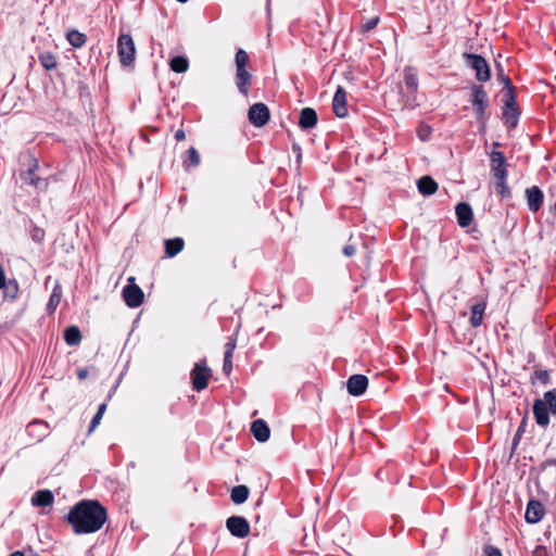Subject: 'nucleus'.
<instances>
[{
    "label": "nucleus",
    "mask_w": 556,
    "mask_h": 556,
    "mask_svg": "<svg viewBox=\"0 0 556 556\" xmlns=\"http://www.w3.org/2000/svg\"><path fill=\"white\" fill-rule=\"evenodd\" d=\"M75 534H89L99 531L108 519L103 505L96 500L76 503L65 517Z\"/></svg>",
    "instance_id": "f257e3e1"
},
{
    "label": "nucleus",
    "mask_w": 556,
    "mask_h": 556,
    "mask_svg": "<svg viewBox=\"0 0 556 556\" xmlns=\"http://www.w3.org/2000/svg\"><path fill=\"white\" fill-rule=\"evenodd\" d=\"M235 85L240 94L248 97L252 87L253 75L250 72L251 61L248 52L239 48L235 55Z\"/></svg>",
    "instance_id": "f03ea898"
},
{
    "label": "nucleus",
    "mask_w": 556,
    "mask_h": 556,
    "mask_svg": "<svg viewBox=\"0 0 556 556\" xmlns=\"http://www.w3.org/2000/svg\"><path fill=\"white\" fill-rule=\"evenodd\" d=\"M533 415L540 427L549 425V412L556 414V389L544 393L543 399H538L533 403Z\"/></svg>",
    "instance_id": "7ed1b4c3"
},
{
    "label": "nucleus",
    "mask_w": 556,
    "mask_h": 556,
    "mask_svg": "<svg viewBox=\"0 0 556 556\" xmlns=\"http://www.w3.org/2000/svg\"><path fill=\"white\" fill-rule=\"evenodd\" d=\"M469 101L473 108L477 121L484 126L490 116L486 112L490 101L488 92L482 85H472Z\"/></svg>",
    "instance_id": "20e7f679"
},
{
    "label": "nucleus",
    "mask_w": 556,
    "mask_h": 556,
    "mask_svg": "<svg viewBox=\"0 0 556 556\" xmlns=\"http://www.w3.org/2000/svg\"><path fill=\"white\" fill-rule=\"evenodd\" d=\"M50 178H52V176H42L39 162L36 159L30 161L27 170L21 173V179L26 185L34 187L38 193L46 192L48 190Z\"/></svg>",
    "instance_id": "39448f33"
},
{
    "label": "nucleus",
    "mask_w": 556,
    "mask_h": 556,
    "mask_svg": "<svg viewBox=\"0 0 556 556\" xmlns=\"http://www.w3.org/2000/svg\"><path fill=\"white\" fill-rule=\"evenodd\" d=\"M521 112L517 105L516 93L504 92L502 121L508 129H515L518 126Z\"/></svg>",
    "instance_id": "423d86ee"
},
{
    "label": "nucleus",
    "mask_w": 556,
    "mask_h": 556,
    "mask_svg": "<svg viewBox=\"0 0 556 556\" xmlns=\"http://www.w3.org/2000/svg\"><path fill=\"white\" fill-rule=\"evenodd\" d=\"M465 63L468 67L475 71L476 79L481 83L489 81L491 79V70L486 60L476 53L465 52L463 54Z\"/></svg>",
    "instance_id": "0eeeda50"
},
{
    "label": "nucleus",
    "mask_w": 556,
    "mask_h": 556,
    "mask_svg": "<svg viewBox=\"0 0 556 556\" xmlns=\"http://www.w3.org/2000/svg\"><path fill=\"white\" fill-rule=\"evenodd\" d=\"M117 53L122 66L132 65L136 56V47L132 37L122 34L117 39Z\"/></svg>",
    "instance_id": "6e6552de"
},
{
    "label": "nucleus",
    "mask_w": 556,
    "mask_h": 556,
    "mask_svg": "<svg viewBox=\"0 0 556 556\" xmlns=\"http://www.w3.org/2000/svg\"><path fill=\"white\" fill-rule=\"evenodd\" d=\"M212 376V370L206 366L205 361L194 363L190 372L193 390L200 392L207 387L208 379Z\"/></svg>",
    "instance_id": "1a4fd4ad"
},
{
    "label": "nucleus",
    "mask_w": 556,
    "mask_h": 556,
    "mask_svg": "<svg viewBox=\"0 0 556 556\" xmlns=\"http://www.w3.org/2000/svg\"><path fill=\"white\" fill-rule=\"evenodd\" d=\"M249 122L255 127L265 126L270 118V112L266 104L258 102L250 106L248 111Z\"/></svg>",
    "instance_id": "9d476101"
},
{
    "label": "nucleus",
    "mask_w": 556,
    "mask_h": 556,
    "mask_svg": "<svg viewBox=\"0 0 556 556\" xmlns=\"http://www.w3.org/2000/svg\"><path fill=\"white\" fill-rule=\"evenodd\" d=\"M226 528L231 535L243 539L250 533V523L247 518L242 516H230L226 520Z\"/></svg>",
    "instance_id": "9b49d317"
},
{
    "label": "nucleus",
    "mask_w": 556,
    "mask_h": 556,
    "mask_svg": "<svg viewBox=\"0 0 556 556\" xmlns=\"http://www.w3.org/2000/svg\"><path fill=\"white\" fill-rule=\"evenodd\" d=\"M123 298L128 307L136 308L143 302V291L135 283L127 285L123 289Z\"/></svg>",
    "instance_id": "f8f14e48"
},
{
    "label": "nucleus",
    "mask_w": 556,
    "mask_h": 556,
    "mask_svg": "<svg viewBox=\"0 0 556 556\" xmlns=\"http://www.w3.org/2000/svg\"><path fill=\"white\" fill-rule=\"evenodd\" d=\"M332 110L337 117L343 118L348 116V93L345 89L339 86L332 99Z\"/></svg>",
    "instance_id": "ddd939ff"
},
{
    "label": "nucleus",
    "mask_w": 556,
    "mask_h": 556,
    "mask_svg": "<svg viewBox=\"0 0 556 556\" xmlns=\"http://www.w3.org/2000/svg\"><path fill=\"white\" fill-rule=\"evenodd\" d=\"M491 174L493 177L508 175L507 161L503 152L493 150L490 154Z\"/></svg>",
    "instance_id": "4468645a"
},
{
    "label": "nucleus",
    "mask_w": 556,
    "mask_h": 556,
    "mask_svg": "<svg viewBox=\"0 0 556 556\" xmlns=\"http://www.w3.org/2000/svg\"><path fill=\"white\" fill-rule=\"evenodd\" d=\"M368 387V378L365 375H352L346 382L348 392L353 396L363 395Z\"/></svg>",
    "instance_id": "2eb2a0df"
},
{
    "label": "nucleus",
    "mask_w": 556,
    "mask_h": 556,
    "mask_svg": "<svg viewBox=\"0 0 556 556\" xmlns=\"http://www.w3.org/2000/svg\"><path fill=\"white\" fill-rule=\"evenodd\" d=\"M29 437L40 442L49 434V425L47 421L36 419L29 422L26 427Z\"/></svg>",
    "instance_id": "dca6fc26"
},
{
    "label": "nucleus",
    "mask_w": 556,
    "mask_h": 556,
    "mask_svg": "<svg viewBox=\"0 0 556 556\" xmlns=\"http://www.w3.org/2000/svg\"><path fill=\"white\" fill-rule=\"evenodd\" d=\"M544 506L541 502L530 500L527 505L525 519L528 523H538L544 517Z\"/></svg>",
    "instance_id": "f3484780"
},
{
    "label": "nucleus",
    "mask_w": 556,
    "mask_h": 556,
    "mask_svg": "<svg viewBox=\"0 0 556 556\" xmlns=\"http://www.w3.org/2000/svg\"><path fill=\"white\" fill-rule=\"evenodd\" d=\"M527 204L531 212L536 213L543 205L544 194L538 186L526 190Z\"/></svg>",
    "instance_id": "a211bd4d"
},
{
    "label": "nucleus",
    "mask_w": 556,
    "mask_h": 556,
    "mask_svg": "<svg viewBox=\"0 0 556 556\" xmlns=\"http://www.w3.org/2000/svg\"><path fill=\"white\" fill-rule=\"evenodd\" d=\"M457 223L460 227H468L473 220L471 206L466 202H460L455 207Z\"/></svg>",
    "instance_id": "6ab92c4d"
},
{
    "label": "nucleus",
    "mask_w": 556,
    "mask_h": 556,
    "mask_svg": "<svg viewBox=\"0 0 556 556\" xmlns=\"http://www.w3.org/2000/svg\"><path fill=\"white\" fill-rule=\"evenodd\" d=\"M318 122L317 113L312 108H304L300 112L299 126L303 130L312 129Z\"/></svg>",
    "instance_id": "aec40b11"
},
{
    "label": "nucleus",
    "mask_w": 556,
    "mask_h": 556,
    "mask_svg": "<svg viewBox=\"0 0 556 556\" xmlns=\"http://www.w3.org/2000/svg\"><path fill=\"white\" fill-rule=\"evenodd\" d=\"M251 433L258 442H266L270 437V429L263 419H256L251 424Z\"/></svg>",
    "instance_id": "412c9836"
},
{
    "label": "nucleus",
    "mask_w": 556,
    "mask_h": 556,
    "mask_svg": "<svg viewBox=\"0 0 556 556\" xmlns=\"http://www.w3.org/2000/svg\"><path fill=\"white\" fill-rule=\"evenodd\" d=\"M486 308V301L484 299L478 301L471 306L470 325L473 328H478L482 325L483 315Z\"/></svg>",
    "instance_id": "4be33fe9"
},
{
    "label": "nucleus",
    "mask_w": 556,
    "mask_h": 556,
    "mask_svg": "<svg viewBox=\"0 0 556 556\" xmlns=\"http://www.w3.org/2000/svg\"><path fill=\"white\" fill-rule=\"evenodd\" d=\"M54 501V495L50 490H38L31 496V505L36 507L51 506Z\"/></svg>",
    "instance_id": "5701e85b"
},
{
    "label": "nucleus",
    "mask_w": 556,
    "mask_h": 556,
    "mask_svg": "<svg viewBox=\"0 0 556 556\" xmlns=\"http://www.w3.org/2000/svg\"><path fill=\"white\" fill-rule=\"evenodd\" d=\"M438 182L430 176H422L417 181L418 191L422 195H432L438 190Z\"/></svg>",
    "instance_id": "b1692460"
},
{
    "label": "nucleus",
    "mask_w": 556,
    "mask_h": 556,
    "mask_svg": "<svg viewBox=\"0 0 556 556\" xmlns=\"http://www.w3.org/2000/svg\"><path fill=\"white\" fill-rule=\"evenodd\" d=\"M184 247H185V241L180 237H176L173 239H166L164 241L165 256L169 257V258L176 256L179 252L182 251Z\"/></svg>",
    "instance_id": "393cba45"
},
{
    "label": "nucleus",
    "mask_w": 556,
    "mask_h": 556,
    "mask_svg": "<svg viewBox=\"0 0 556 556\" xmlns=\"http://www.w3.org/2000/svg\"><path fill=\"white\" fill-rule=\"evenodd\" d=\"M507 177H508V175L493 177L494 180H495L494 181L495 192L502 199H507V198H510V195H511L510 188H509V186L507 184Z\"/></svg>",
    "instance_id": "a878e982"
},
{
    "label": "nucleus",
    "mask_w": 556,
    "mask_h": 556,
    "mask_svg": "<svg viewBox=\"0 0 556 556\" xmlns=\"http://www.w3.org/2000/svg\"><path fill=\"white\" fill-rule=\"evenodd\" d=\"M64 341L70 346H76L81 341V332L77 326H68L64 330Z\"/></svg>",
    "instance_id": "bb28decb"
},
{
    "label": "nucleus",
    "mask_w": 556,
    "mask_h": 556,
    "mask_svg": "<svg viewBox=\"0 0 556 556\" xmlns=\"http://www.w3.org/2000/svg\"><path fill=\"white\" fill-rule=\"evenodd\" d=\"M249 494V488L244 484H239L231 489L230 498L235 504L240 505L248 500Z\"/></svg>",
    "instance_id": "cd10ccee"
},
{
    "label": "nucleus",
    "mask_w": 556,
    "mask_h": 556,
    "mask_svg": "<svg viewBox=\"0 0 556 556\" xmlns=\"http://www.w3.org/2000/svg\"><path fill=\"white\" fill-rule=\"evenodd\" d=\"M66 39L73 48L79 49L85 46L87 36L77 29H72L66 33Z\"/></svg>",
    "instance_id": "c85d7f7f"
},
{
    "label": "nucleus",
    "mask_w": 556,
    "mask_h": 556,
    "mask_svg": "<svg viewBox=\"0 0 556 556\" xmlns=\"http://www.w3.org/2000/svg\"><path fill=\"white\" fill-rule=\"evenodd\" d=\"M169 66L173 72L181 74L188 71L189 61L184 55H177L170 60Z\"/></svg>",
    "instance_id": "c756f323"
},
{
    "label": "nucleus",
    "mask_w": 556,
    "mask_h": 556,
    "mask_svg": "<svg viewBox=\"0 0 556 556\" xmlns=\"http://www.w3.org/2000/svg\"><path fill=\"white\" fill-rule=\"evenodd\" d=\"M404 83L406 88L412 92L416 93L418 89V77L413 68H405L404 71Z\"/></svg>",
    "instance_id": "7c9ffc66"
},
{
    "label": "nucleus",
    "mask_w": 556,
    "mask_h": 556,
    "mask_svg": "<svg viewBox=\"0 0 556 556\" xmlns=\"http://www.w3.org/2000/svg\"><path fill=\"white\" fill-rule=\"evenodd\" d=\"M38 60L43 68L47 71L54 70L58 65L56 58L52 52L46 51L38 55Z\"/></svg>",
    "instance_id": "2f4dec72"
},
{
    "label": "nucleus",
    "mask_w": 556,
    "mask_h": 556,
    "mask_svg": "<svg viewBox=\"0 0 556 556\" xmlns=\"http://www.w3.org/2000/svg\"><path fill=\"white\" fill-rule=\"evenodd\" d=\"M497 67V79L504 85V92H509L511 90L513 93H516V89L510 80V78L504 73L503 66L501 63H496Z\"/></svg>",
    "instance_id": "473e14b6"
},
{
    "label": "nucleus",
    "mask_w": 556,
    "mask_h": 556,
    "mask_svg": "<svg viewBox=\"0 0 556 556\" xmlns=\"http://www.w3.org/2000/svg\"><path fill=\"white\" fill-rule=\"evenodd\" d=\"M2 289L5 298L10 300L16 299L18 293V283L15 279L8 280Z\"/></svg>",
    "instance_id": "72a5a7b5"
},
{
    "label": "nucleus",
    "mask_w": 556,
    "mask_h": 556,
    "mask_svg": "<svg viewBox=\"0 0 556 556\" xmlns=\"http://www.w3.org/2000/svg\"><path fill=\"white\" fill-rule=\"evenodd\" d=\"M61 301V290L59 287H55L50 295L48 302V311H54Z\"/></svg>",
    "instance_id": "f704fd0d"
},
{
    "label": "nucleus",
    "mask_w": 556,
    "mask_h": 556,
    "mask_svg": "<svg viewBox=\"0 0 556 556\" xmlns=\"http://www.w3.org/2000/svg\"><path fill=\"white\" fill-rule=\"evenodd\" d=\"M188 153V161L190 162V165L193 167L199 166L200 164V154L198 150L193 147H190L187 151Z\"/></svg>",
    "instance_id": "c9c22d12"
},
{
    "label": "nucleus",
    "mask_w": 556,
    "mask_h": 556,
    "mask_svg": "<svg viewBox=\"0 0 556 556\" xmlns=\"http://www.w3.org/2000/svg\"><path fill=\"white\" fill-rule=\"evenodd\" d=\"M379 17L378 16H375V17H371L369 20H367L363 25H362V31L363 33H368L370 30H372L374 28L377 27V25L379 24Z\"/></svg>",
    "instance_id": "e433bc0d"
},
{
    "label": "nucleus",
    "mask_w": 556,
    "mask_h": 556,
    "mask_svg": "<svg viewBox=\"0 0 556 556\" xmlns=\"http://www.w3.org/2000/svg\"><path fill=\"white\" fill-rule=\"evenodd\" d=\"M232 370V355L224 353L223 371L225 375H229Z\"/></svg>",
    "instance_id": "4c0bfd02"
},
{
    "label": "nucleus",
    "mask_w": 556,
    "mask_h": 556,
    "mask_svg": "<svg viewBox=\"0 0 556 556\" xmlns=\"http://www.w3.org/2000/svg\"><path fill=\"white\" fill-rule=\"evenodd\" d=\"M483 555L484 556H503L500 548L494 547L490 544H488L483 547Z\"/></svg>",
    "instance_id": "58836bf2"
},
{
    "label": "nucleus",
    "mask_w": 556,
    "mask_h": 556,
    "mask_svg": "<svg viewBox=\"0 0 556 556\" xmlns=\"http://www.w3.org/2000/svg\"><path fill=\"white\" fill-rule=\"evenodd\" d=\"M534 376L543 384H547L549 382V372L547 370H535Z\"/></svg>",
    "instance_id": "ea45409f"
},
{
    "label": "nucleus",
    "mask_w": 556,
    "mask_h": 556,
    "mask_svg": "<svg viewBox=\"0 0 556 556\" xmlns=\"http://www.w3.org/2000/svg\"><path fill=\"white\" fill-rule=\"evenodd\" d=\"M101 419H102V416L100 414H96L92 417V419H91V421L89 424V430L88 431L92 432L98 427V425L100 424Z\"/></svg>",
    "instance_id": "a19ab883"
},
{
    "label": "nucleus",
    "mask_w": 556,
    "mask_h": 556,
    "mask_svg": "<svg viewBox=\"0 0 556 556\" xmlns=\"http://www.w3.org/2000/svg\"><path fill=\"white\" fill-rule=\"evenodd\" d=\"M235 349H236V340L230 338L225 345V353L229 352V355H232Z\"/></svg>",
    "instance_id": "79ce46f5"
},
{
    "label": "nucleus",
    "mask_w": 556,
    "mask_h": 556,
    "mask_svg": "<svg viewBox=\"0 0 556 556\" xmlns=\"http://www.w3.org/2000/svg\"><path fill=\"white\" fill-rule=\"evenodd\" d=\"M532 556H548V552H547L546 547H544L542 545H538L534 548Z\"/></svg>",
    "instance_id": "37998d69"
},
{
    "label": "nucleus",
    "mask_w": 556,
    "mask_h": 556,
    "mask_svg": "<svg viewBox=\"0 0 556 556\" xmlns=\"http://www.w3.org/2000/svg\"><path fill=\"white\" fill-rule=\"evenodd\" d=\"M522 432H523V429H522V427L520 426V427L518 428V430L516 431V433H515L514 438H513V442H511L513 447H516V446L519 444V441H520V438H521Z\"/></svg>",
    "instance_id": "c03bdc74"
},
{
    "label": "nucleus",
    "mask_w": 556,
    "mask_h": 556,
    "mask_svg": "<svg viewBox=\"0 0 556 556\" xmlns=\"http://www.w3.org/2000/svg\"><path fill=\"white\" fill-rule=\"evenodd\" d=\"M355 252H356V249H355V247H354V245H352V244H348V245H345V247L343 248V254H344L345 256H349V257H350V256H353V255L355 254Z\"/></svg>",
    "instance_id": "a18cd8bd"
},
{
    "label": "nucleus",
    "mask_w": 556,
    "mask_h": 556,
    "mask_svg": "<svg viewBox=\"0 0 556 556\" xmlns=\"http://www.w3.org/2000/svg\"><path fill=\"white\" fill-rule=\"evenodd\" d=\"M551 466H556V458H547L541 464L542 469Z\"/></svg>",
    "instance_id": "49530a36"
},
{
    "label": "nucleus",
    "mask_w": 556,
    "mask_h": 556,
    "mask_svg": "<svg viewBox=\"0 0 556 556\" xmlns=\"http://www.w3.org/2000/svg\"><path fill=\"white\" fill-rule=\"evenodd\" d=\"M77 377H78V379H80V380L86 379V378L88 377V369H87V368H79V369L77 370Z\"/></svg>",
    "instance_id": "de8ad7c7"
},
{
    "label": "nucleus",
    "mask_w": 556,
    "mask_h": 556,
    "mask_svg": "<svg viewBox=\"0 0 556 556\" xmlns=\"http://www.w3.org/2000/svg\"><path fill=\"white\" fill-rule=\"evenodd\" d=\"M7 279L3 268L0 266V289L5 286Z\"/></svg>",
    "instance_id": "09e8293b"
},
{
    "label": "nucleus",
    "mask_w": 556,
    "mask_h": 556,
    "mask_svg": "<svg viewBox=\"0 0 556 556\" xmlns=\"http://www.w3.org/2000/svg\"><path fill=\"white\" fill-rule=\"evenodd\" d=\"M175 139L177 141H181L186 138V135H185V131L182 129H178L176 132H175Z\"/></svg>",
    "instance_id": "8fccbe9b"
},
{
    "label": "nucleus",
    "mask_w": 556,
    "mask_h": 556,
    "mask_svg": "<svg viewBox=\"0 0 556 556\" xmlns=\"http://www.w3.org/2000/svg\"><path fill=\"white\" fill-rule=\"evenodd\" d=\"M105 409H106V404L102 403V404L99 405L98 412L96 414H100L101 416H103Z\"/></svg>",
    "instance_id": "3c124183"
},
{
    "label": "nucleus",
    "mask_w": 556,
    "mask_h": 556,
    "mask_svg": "<svg viewBox=\"0 0 556 556\" xmlns=\"http://www.w3.org/2000/svg\"><path fill=\"white\" fill-rule=\"evenodd\" d=\"M10 556H24V554L21 551H16V552L12 553Z\"/></svg>",
    "instance_id": "603ef678"
},
{
    "label": "nucleus",
    "mask_w": 556,
    "mask_h": 556,
    "mask_svg": "<svg viewBox=\"0 0 556 556\" xmlns=\"http://www.w3.org/2000/svg\"><path fill=\"white\" fill-rule=\"evenodd\" d=\"M419 137H420V139H421V140H424V141H426V140H428V139H429V136H428V135H422V134H420V132H419Z\"/></svg>",
    "instance_id": "864d4df0"
},
{
    "label": "nucleus",
    "mask_w": 556,
    "mask_h": 556,
    "mask_svg": "<svg viewBox=\"0 0 556 556\" xmlns=\"http://www.w3.org/2000/svg\"><path fill=\"white\" fill-rule=\"evenodd\" d=\"M41 238H43V235H40V237L39 233L34 235V239L40 240Z\"/></svg>",
    "instance_id": "5fc2aeb1"
},
{
    "label": "nucleus",
    "mask_w": 556,
    "mask_h": 556,
    "mask_svg": "<svg viewBox=\"0 0 556 556\" xmlns=\"http://www.w3.org/2000/svg\"><path fill=\"white\" fill-rule=\"evenodd\" d=\"M41 238H43V235H40V237L39 233L34 235V239L40 240Z\"/></svg>",
    "instance_id": "6e6d98bb"
},
{
    "label": "nucleus",
    "mask_w": 556,
    "mask_h": 556,
    "mask_svg": "<svg viewBox=\"0 0 556 556\" xmlns=\"http://www.w3.org/2000/svg\"><path fill=\"white\" fill-rule=\"evenodd\" d=\"M41 238H43V235H40V237L39 233L34 235V239L40 240Z\"/></svg>",
    "instance_id": "4d7b16f0"
},
{
    "label": "nucleus",
    "mask_w": 556,
    "mask_h": 556,
    "mask_svg": "<svg viewBox=\"0 0 556 556\" xmlns=\"http://www.w3.org/2000/svg\"><path fill=\"white\" fill-rule=\"evenodd\" d=\"M500 146H501V144H500L498 142H494V143H493V147H494V148H497V147H500Z\"/></svg>",
    "instance_id": "13d9d810"
},
{
    "label": "nucleus",
    "mask_w": 556,
    "mask_h": 556,
    "mask_svg": "<svg viewBox=\"0 0 556 556\" xmlns=\"http://www.w3.org/2000/svg\"><path fill=\"white\" fill-rule=\"evenodd\" d=\"M34 556H40V555H34Z\"/></svg>",
    "instance_id": "bf43d9fd"
}]
</instances>
